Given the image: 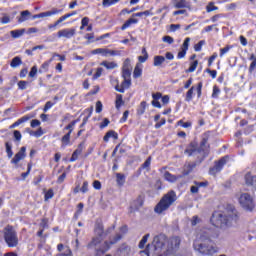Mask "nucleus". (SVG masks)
<instances>
[{
    "label": "nucleus",
    "mask_w": 256,
    "mask_h": 256,
    "mask_svg": "<svg viewBox=\"0 0 256 256\" xmlns=\"http://www.w3.org/2000/svg\"><path fill=\"white\" fill-rule=\"evenodd\" d=\"M30 133V135H33L34 137H37V138H39V137H43V135L45 134V132L43 131V128H38L36 131H34V132H29Z\"/></svg>",
    "instance_id": "49"
},
{
    "label": "nucleus",
    "mask_w": 256,
    "mask_h": 256,
    "mask_svg": "<svg viewBox=\"0 0 256 256\" xmlns=\"http://www.w3.org/2000/svg\"><path fill=\"white\" fill-rule=\"evenodd\" d=\"M27 85H29V82L25 81V80H20L18 82V88L21 90V91H25V89H27Z\"/></svg>",
    "instance_id": "55"
},
{
    "label": "nucleus",
    "mask_w": 256,
    "mask_h": 256,
    "mask_svg": "<svg viewBox=\"0 0 256 256\" xmlns=\"http://www.w3.org/2000/svg\"><path fill=\"white\" fill-rule=\"evenodd\" d=\"M31 169H33V161L28 162L27 171L21 174L22 179H27V176L31 173Z\"/></svg>",
    "instance_id": "42"
},
{
    "label": "nucleus",
    "mask_w": 256,
    "mask_h": 256,
    "mask_svg": "<svg viewBox=\"0 0 256 256\" xmlns=\"http://www.w3.org/2000/svg\"><path fill=\"white\" fill-rule=\"evenodd\" d=\"M61 143L64 145V147H67V145H70L71 143V134L66 133L62 138H61Z\"/></svg>",
    "instance_id": "39"
},
{
    "label": "nucleus",
    "mask_w": 256,
    "mask_h": 256,
    "mask_svg": "<svg viewBox=\"0 0 256 256\" xmlns=\"http://www.w3.org/2000/svg\"><path fill=\"white\" fill-rule=\"evenodd\" d=\"M121 0H103L102 5L103 7H111L112 5H117Z\"/></svg>",
    "instance_id": "45"
},
{
    "label": "nucleus",
    "mask_w": 256,
    "mask_h": 256,
    "mask_svg": "<svg viewBox=\"0 0 256 256\" xmlns=\"http://www.w3.org/2000/svg\"><path fill=\"white\" fill-rule=\"evenodd\" d=\"M122 70L131 71V59L126 58L123 62Z\"/></svg>",
    "instance_id": "50"
},
{
    "label": "nucleus",
    "mask_w": 256,
    "mask_h": 256,
    "mask_svg": "<svg viewBox=\"0 0 256 256\" xmlns=\"http://www.w3.org/2000/svg\"><path fill=\"white\" fill-rule=\"evenodd\" d=\"M3 239L7 245L11 249L17 247L19 245V236L17 235V230L11 224H8L4 227L3 231Z\"/></svg>",
    "instance_id": "7"
},
{
    "label": "nucleus",
    "mask_w": 256,
    "mask_h": 256,
    "mask_svg": "<svg viewBox=\"0 0 256 256\" xmlns=\"http://www.w3.org/2000/svg\"><path fill=\"white\" fill-rule=\"evenodd\" d=\"M53 105H55V103L48 101L46 102V104L44 105L43 111L44 113H47L49 111V109H51V107H53Z\"/></svg>",
    "instance_id": "64"
},
{
    "label": "nucleus",
    "mask_w": 256,
    "mask_h": 256,
    "mask_svg": "<svg viewBox=\"0 0 256 256\" xmlns=\"http://www.w3.org/2000/svg\"><path fill=\"white\" fill-rule=\"evenodd\" d=\"M199 65V60H194L190 63V67L186 70V73H193L197 66Z\"/></svg>",
    "instance_id": "44"
},
{
    "label": "nucleus",
    "mask_w": 256,
    "mask_h": 256,
    "mask_svg": "<svg viewBox=\"0 0 256 256\" xmlns=\"http://www.w3.org/2000/svg\"><path fill=\"white\" fill-rule=\"evenodd\" d=\"M239 203L246 211H253V209H255V202L248 193H243L240 195Z\"/></svg>",
    "instance_id": "9"
},
{
    "label": "nucleus",
    "mask_w": 256,
    "mask_h": 256,
    "mask_svg": "<svg viewBox=\"0 0 256 256\" xmlns=\"http://www.w3.org/2000/svg\"><path fill=\"white\" fill-rule=\"evenodd\" d=\"M111 231H115V225L110 228H107L105 231V226L103 225L102 220H96L94 225V234L91 241L87 244V249H95V256H103L109 249H111L112 245L119 243L121 239H123L122 234H116L109 241H104V239L111 233ZM104 241V242H103Z\"/></svg>",
    "instance_id": "1"
},
{
    "label": "nucleus",
    "mask_w": 256,
    "mask_h": 256,
    "mask_svg": "<svg viewBox=\"0 0 256 256\" xmlns=\"http://www.w3.org/2000/svg\"><path fill=\"white\" fill-rule=\"evenodd\" d=\"M100 65H102V67H105L108 70H113V69H117L118 65L116 62H109V61H102L100 63Z\"/></svg>",
    "instance_id": "27"
},
{
    "label": "nucleus",
    "mask_w": 256,
    "mask_h": 256,
    "mask_svg": "<svg viewBox=\"0 0 256 256\" xmlns=\"http://www.w3.org/2000/svg\"><path fill=\"white\" fill-rule=\"evenodd\" d=\"M53 197H55V192L53 188H50L44 194V201H49V199H53Z\"/></svg>",
    "instance_id": "41"
},
{
    "label": "nucleus",
    "mask_w": 256,
    "mask_h": 256,
    "mask_svg": "<svg viewBox=\"0 0 256 256\" xmlns=\"http://www.w3.org/2000/svg\"><path fill=\"white\" fill-rule=\"evenodd\" d=\"M231 49H233L232 45H226L224 48L220 49V57H223L224 55H226V53H229V51H231Z\"/></svg>",
    "instance_id": "51"
},
{
    "label": "nucleus",
    "mask_w": 256,
    "mask_h": 256,
    "mask_svg": "<svg viewBox=\"0 0 256 256\" xmlns=\"http://www.w3.org/2000/svg\"><path fill=\"white\" fill-rule=\"evenodd\" d=\"M75 123L76 122H70L68 125L64 127V131H68L67 133H70L71 135L75 129Z\"/></svg>",
    "instance_id": "52"
},
{
    "label": "nucleus",
    "mask_w": 256,
    "mask_h": 256,
    "mask_svg": "<svg viewBox=\"0 0 256 256\" xmlns=\"http://www.w3.org/2000/svg\"><path fill=\"white\" fill-rule=\"evenodd\" d=\"M249 61H252L249 68H248V71L249 73H253V71H255L256 69V56L255 54H251L250 57H249Z\"/></svg>",
    "instance_id": "32"
},
{
    "label": "nucleus",
    "mask_w": 256,
    "mask_h": 256,
    "mask_svg": "<svg viewBox=\"0 0 256 256\" xmlns=\"http://www.w3.org/2000/svg\"><path fill=\"white\" fill-rule=\"evenodd\" d=\"M177 192L170 190L164 194L159 202L154 207V213L157 215H165L166 211H169L173 205L177 202Z\"/></svg>",
    "instance_id": "5"
},
{
    "label": "nucleus",
    "mask_w": 256,
    "mask_h": 256,
    "mask_svg": "<svg viewBox=\"0 0 256 256\" xmlns=\"http://www.w3.org/2000/svg\"><path fill=\"white\" fill-rule=\"evenodd\" d=\"M76 33H77V30L75 28H65L58 31L57 37L59 38L64 37L65 39H71L75 37Z\"/></svg>",
    "instance_id": "13"
},
{
    "label": "nucleus",
    "mask_w": 256,
    "mask_h": 256,
    "mask_svg": "<svg viewBox=\"0 0 256 256\" xmlns=\"http://www.w3.org/2000/svg\"><path fill=\"white\" fill-rule=\"evenodd\" d=\"M114 139V141H117L119 139V134L115 132V130H109L103 137V141L105 143H109V139Z\"/></svg>",
    "instance_id": "18"
},
{
    "label": "nucleus",
    "mask_w": 256,
    "mask_h": 256,
    "mask_svg": "<svg viewBox=\"0 0 256 256\" xmlns=\"http://www.w3.org/2000/svg\"><path fill=\"white\" fill-rule=\"evenodd\" d=\"M5 147L8 159H11V157H13V146L11 145V143L6 142Z\"/></svg>",
    "instance_id": "43"
},
{
    "label": "nucleus",
    "mask_w": 256,
    "mask_h": 256,
    "mask_svg": "<svg viewBox=\"0 0 256 256\" xmlns=\"http://www.w3.org/2000/svg\"><path fill=\"white\" fill-rule=\"evenodd\" d=\"M147 241H149V234L143 236V238L138 244L139 249H144L145 245L147 244Z\"/></svg>",
    "instance_id": "46"
},
{
    "label": "nucleus",
    "mask_w": 256,
    "mask_h": 256,
    "mask_svg": "<svg viewBox=\"0 0 256 256\" xmlns=\"http://www.w3.org/2000/svg\"><path fill=\"white\" fill-rule=\"evenodd\" d=\"M197 93V98L201 99L203 95V82H199L197 86H191L190 89L186 92L185 101L186 103H191L193 101V93Z\"/></svg>",
    "instance_id": "10"
},
{
    "label": "nucleus",
    "mask_w": 256,
    "mask_h": 256,
    "mask_svg": "<svg viewBox=\"0 0 256 256\" xmlns=\"http://www.w3.org/2000/svg\"><path fill=\"white\" fill-rule=\"evenodd\" d=\"M147 110V102L146 101H142L140 103V105L138 106L136 113L137 115L141 116V115H145V111Z\"/></svg>",
    "instance_id": "30"
},
{
    "label": "nucleus",
    "mask_w": 256,
    "mask_h": 256,
    "mask_svg": "<svg viewBox=\"0 0 256 256\" xmlns=\"http://www.w3.org/2000/svg\"><path fill=\"white\" fill-rule=\"evenodd\" d=\"M13 135H14L15 141H21V139L23 137L21 135V131H19V130H14Z\"/></svg>",
    "instance_id": "63"
},
{
    "label": "nucleus",
    "mask_w": 256,
    "mask_h": 256,
    "mask_svg": "<svg viewBox=\"0 0 256 256\" xmlns=\"http://www.w3.org/2000/svg\"><path fill=\"white\" fill-rule=\"evenodd\" d=\"M219 10V7L215 6L214 2H209V4L206 6L207 13H211L213 11Z\"/></svg>",
    "instance_id": "48"
},
{
    "label": "nucleus",
    "mask_w": 256,
    "mask_h": 256,
    "mask_svg": "<svg viewBox=\"0 0 256 256\" xmlns=\"http://www.w3.org/2000/svg\"><path fill=\"white\" fill-rule=\"evenodd\" d=\"M239 221V212L235 207L228 206L224 211L213 212L210 222L217 229H227L233 227Z\"/></svg>",
    "instance_id": "4"
},
{
    "label": "nucleus",
    "mask_w": 256,
    "mask_h": 256,
    "mask_svg": "<svg viewBox=\"0 0 256 256\" xmlns=\"http://www.w3.org/2000/svg\"><path fill=\"white\" fill-rule=\"evenodd\" d=\"M191 41V38H186L182 44V50L188 51L189 50V42Z\"/></svg>",
    "instance_id": "62"
},
{
    "label": "nucleus",
    "mask_w": 256,
    "mask_h": 256,
    "mask_svg": "<svg viewBox=\"0 0 256 256\" xmlns=\"http://www.w3.org/2000/svg\"><path fill=\"white\" fill-rule=\"evenodd\" d=\"M63 13V9L52 8L50 11L42 12L33 16V19H41L43 17H51Z\"/></svg>",
    "instance_id": "14"
},
{
    "label": "nucleus",
    "mask_w": 256,
    "mask_h": 256,
    "mask_svg": "<svg viewBox=\"0 0 256 256\" xmlns=\"http://www.w3.org/2000/svg\"><path fill=\"white\" fill-rule=\"evenodd\" d=\"M177 126L183 127L184 129H189V127L193 126V123L191 122H184L183 120H179L176 123Z\"/></svg>",
    "instance_id": "47"
},
{
    "label": "nucleus",
    "mask_w": 256,
    "mask_h": 256,
    "mask_svg": "<svg viewBox=\"0 0 256 256\" xmlns=\"http://www.w3.org/2000/svg\"><path fill=\"white\" fill-rule=\"evenodd\" d=\"M85 149V142H81L77 149L72 153L71 158L69 159L70 163H74V161H77L79 159V155L83 153V150Z\"/></svg>",
    "instance_id": "15"
},
{
    "label": "nucleus",
    "mask_w": 256,
    "mask_h": 256,
    "mask_svg": "<svg viewBox=\"0 0 256 256\" xmlns=\"http://www.w3.org/2000/svg\"><path fill=\"white\" fill-rule=\"evenodd\" d=\"M163 63H165V56L156 55L153 58V66L154 67H162Z\"/></svg>",
    "instance_id": "23"
},
{
    "label": "nucleus",
    "mask_w": 256,
    "mask_h": 256,
    "mask_svg": "<svg viewBox=\"0 0 256 256\" xmlns=\"http://www.w3.org/2000/svg\"><path fill=\"white\" fill-rule=\"evenodd\" d=\"M218 55L217 52H214L213 55H211L208 58V67H211V65H213V61H215V59H217Z\"/></svg>",
    "instance_id": "59"
},
{
    "label": "nucleus",
    "mask_w": 256,
    "mask_h": 256,
    "mask_svg": "<svg viewBox=\"0 0 256 256\" xmlns=\"http://www.w3.org/2000/svg\"><path fill=\"white\" fill-rule=\"evenodd\" d=\"M200 143L197 140L191 141L185 148L184 154L187 157H193L196 153H198L199 163H203L206 157L211 155V144L209 141L211 139V131L204 132L200 137Z\"/></svg>",
    "instance_id": "3"
},
{
    "label": "nucleus",
    "mask_w": 256,
    "mask_h": 256,
    "mask_svg": "<svg viewBox=\"0 0 256 256\" xmlns=\"http://www.w3.org/2000/svg\"><path fill=\"white\" fill-rule=\"evenodd\" d=\"M175 9H189L191 4L187 0H179L174 4Z\"/></svg>",
    "instance_id": "22"
},
{
    "label": "nucleus",
    "mask_w": 256,
    "mask_h": 256,
    "mask_svg": "<svg viewBox=\"0 0 256 256\" xmlns=\"http://www.w3.org/2000/svg\"><path fill=\"white\" fill-rule=\"evenodd\" d=\"M31 17V12L29 10H24L20 13V17L18 19V23H23L27 21Z\"/></svg>",
    "instance_id": "29"
},
{
    "label": "nucleus",
    "mask_w": 256,
    "mask_h": 256,
    "mask_svg": "<svg viewBox=\"0 0 256 256\" xmlns=\"http://www.w3.org/2000/svg\"><path fill=\"white\" fill-rule=\"evenodd\" d=\"M130 87H131V80L124 79L121 82V85L117 84L115 86V91H117L118 93H125V90L129 89Z\"/></svg>",
    "instance_id": "17"
},
{
    "label": "nucleus",
    "mask_w": 256,
    "mask_h": 256,
    "mask_svg": "<svg viewBox=\"0 0 256 256\" xmlns=\"http://www.w3.org/2000/svg\"><path fill=\"white\" fill-rule=\"evenodd\" d=\"M152 245L154 246L155 251H163V249L167 247L166 251L160 256H169L173 253V246L171 245L169 247V238L163 233L158 234L153 238Z\"/></svg>",
    "instance_id": "6"
},
{
    "label": "nucleus",
    "mask_w": 256,
    "mask_h": 256,
    "mask_svg": "<svg viewBox=\"0 0 256 256\" xmlns=\"http://www.w3.org/2000/svg\"><path fill=\"white\" fill-rule=\"evenodd\" d=\"M137 23H139V19H137V18H129L121 26V31H125V29H129V27H131V25H137Z\"/></svg>",
    "instance_id": "21"
},
{
    "label": "nucleus",
    "mask_w": 256,
    "mask_h": 256,
    "mask_svg": "<svg viewBox=\"0 0 256 256\" xmlns=\"http://www.w3.org/2000/svg\"><path fill=\"white\" fill-rule=\"evenodd\" d=\"M27 157V147L22 146L20 150L14 155V157L11 159L10 163L12 165H19V162L23 161Z\"/></svg>",
    "instance_id": "12"
},
{
    "label": "nucleus",
    "mask_w": 256,
    "mask_h": 256,
    "mask_svg": "<svg viewBox=\"0 0 256 256\" xmlns=\"http://www.w3.org/2000/svg\"><path fill=\"white\" fill-rule=\"evenodd\" d=\"M143 15H144L145 17H149V15H151V11L146 10V11H143V12H137V13H134V14L132 15V17H143Z\"/></svg>",
    "instance_id": "53"
},
{
    "label": "nucleus",
    "mask_w": 256,
    "mask_h": 256,
    "mask_svg": "<svg viewBox=\"0 0 256 256\" xmlns=\"http://www.w3.org/2000/svg\"><path fill=\"white\" fill-rule=\"evenodd\" d=\"M245 183L246 185H256V176H253L251 172H248L245 175Z\"/></svg>",
    "instance_id": "26"
},
{
    "label": "nucleus",
    "mask_w": 256,
    "mask_h": 256,
    "mask_svg": "<svg viewBox=\"0 0 256 256\" xmlns=\"http://www.w3.org/2000/svg\"><path fill=\"white\" fill-rule=\"evenodd\" d=\"M181 177H183V176H181V175H173L169 171H166L164 173V179L166 181H168L169 183H175L178 179H181Z\"/></svg>",
    "instance_id": "20"
},
{
    "label": "nucleus",
    "mask_w": 256,
    "mask_h": 256,
    "mask_svg": "<svg viewBox=\"0 0 256 256\" xmlns=\"http://www.w3.org/2000/svg\"><path fill=\"white\" fill-rule=\"evenodd\" d=\"M228 161L229 156L227 155L221 157L219 160H215L214 165L211 166L208 170V175H211L212 177H217V175H219V173L223 171Z\"/></svg>",
    "instance_id": "8"
},
{
    "label": "nucleus",
    "mask_w": 256,
    "mask_h": 256,
    "mask_svg": "<svg viewBox=\"0 0 256 256\" xmlns=\"http://www.w3.org/2000/svg\"><path fill=\"white\" fill-rule=\"evenodd\" d=\"M29 119H33V116L31 115H25L21 118H19L16 122H14L12 125L9 126V129H15V127H19L21 123H26V121H29Z\"/></svg>",
    "instance_id": "19"
},
{
    "label": "nucleus",
    "mask_w": 256,
    "mask_h": 256,
    "mask_svg": "<svg viewBox=\"0 0 256 256\" xmlns=\"http://www.w3.org/2000/svg\"><path fill=\"white\" fill-rule=\"evenodd\" d=\"M51 63H53V58L45 61L39 69V73H47V71H49V65H51Z\"/></svg>",
    "instance_id": "28"
},
{
    "label": "nucleus",
    "mask_w": 256,
    "mask_h": 256,
    "mask_svg": "<svg viewBox=\"0 0 256 256\" xmlns=\"http://www.w3.org/2000/svg\"><path fill=\"white\" fill-rule=\"evenodd\" d=\"M225 18V14L220 13V14H216L214 16L211 17V21L212 23H217V21H219V19H223Z\"/></svg>",
    "instance_id": "58"
},
{
    "label": "nucleus",
    "mask_w": 256,
    "mask_h": 256,
    "mask_svg": "<svg viewBox=\"0 0 256 256\" xmlns=\"http://www.w3.org/2000/svg\"><path fill=\"white\" fill-rule=\"evenodd\" d=\"M122 79L131 81V70H122Z\"/></svg>",
    "instance_id": "57"
},
{
    "label": "nucleus",
    "mask_w": 256,
    "mask_h": 256,
    "mask_svg": "<svg viewBox=\"0 0 256 256\" xmlns=\"http://www.w3.org/2000/svg\"><path fill=\"white\" fill-rule=\"evenodd\" d=\"M201 163H203V162H199V157H196V160L194 162L188 163L186 165L188 173H191V171H193V169H195V167H197V165H201Z\"/></svg>",
    "instance_id": "31"
},
{
    "label": "nucleus",
    "mask_w": 256,
    "mask_h": 256,
    "mask_svg": "<svg viewBox=\"0 0 256 256\" xmlns=\"http://www.w3.org/2000/svg\"><path fill=\"white\" fill-rule=\"evenodd\" d=\"M73 15H77V11H73L61 16L54 24H50L48 28L55 29L57 25H59L60 23H63V21H66V19H69V17H73Z\"/></svg>",
    "instance_id": "16"
},
{
    "label": "nucleus",
    "mask_w": 256,
    "mask_h": 256,
    "mask_svg": "<svg viewBox=\"0 0 256 256\" xmlns=\"http://www.w3.org/2000/svg\"><path fill=\"white\" fill-rule=\"evenodd\" d=\"M153 157L149 156L145 162L141 165V169H146V171H151V161Z\"/></svg>",
    "instance_id": "38"
},
{
    "label": "nucleus",
    "mask_w": 256,
    "mask_h": 256,
    "mask_svg": "<svg viewBox=\"0 0 256 256\" xmlns=\"http://www.w3.org/2000/svg\"><path fill=\"white\" fill-rule=\"evenodd\" d=\"M92 55H101L102 57H119L121 56V51L111 50L109 48H96L92 50Z\"/></svg>",
    "instance_id": "11"
},
{
    "label": "nucleus",
    "mask_w": 256,
    "mask_h": 256,
    "mask_svg": "<svg viewBox=\"0 0 256 256\" xmlns=\"http://www.w3.org/2000/svg\"><path fill=\"white\" fill-rule=\"evenodd\" d=\"M219 95H221V89L219 88V86L214 85L211 95L212 99H219Z\"/></svg>",
    "instance_id": "40"
},
{
    "label": "nucleus",
    "mask_w": 256,
    "mask_h": 256,
    "mask_svg": "<svg viewBox=\"0 0 256 256\" xmlns=\"http://www.w3.org/2000/svg\"><path fill=\"white\" fill-rule=\"evenodd\" d=\"M142 75H143V68L140 67L139 64H137L133 71V78L139 79V77H141Z\"/></svg>",
    "instance_id": "37"
},
{
    "label": "nucleus",
    "mask_w": 256,
    "mask_h": 256,
    "mask_svg": "<svg viewBox=\"0 0 256 256\" xmlns=\"http://www.w3.org/2000/svg\"><path fill=\"white\" fill-rule=\"evenodd\" d=\"M205 45V40L199 41L197 44L194 45V51L199 52L201 49H203V46Z\"/></svg>",
    "instance_id": "56"
},
{
    "label": "nucleus",
    "mask_w": 256,
    "mask_h": 256,
    "mask_svg": "<svg viewBox=\"0 0 256 256\" xmlns=\"http://www.w3.org/2000/svg\"><path fill=\"white\" fill-rule=\"evenodd\" d=\"M219 235L221 233L215 228H203L193 243L194 250L201 255H211L215 252V248L210 243L217 241Z\"/></svg>",
    "instance_id": "2"
},
{
    "label": "nucleus",
    "mask_w": 256,
    "mask_h": 256,
    "mask_svg": "<svg viewBox=\"0 0 256 256\" xmlns=\"http://www.w3.org/2000/svg\"><path fill=\"white\" fill-rule=\"evenodd\" d=\"M135 209H141L145 203V196L139 195L137 199L133 201Z\"/></svg>",
    "instance_id": "24"
},
{
    "label": "nucleus",
    "mask_w": 256,
    "mask_h": 256,
    "mask_svg": "<svg viewBox=\"0 0 256 256\" xmlns=\"http://www.w3.org/2000/svg\"><path fill=\"white\" fill-rule=\"evenodd\" d=\"M116 183L118 187H123L125 185L126 177L123 173H116Z\"/></svg>",
    "instance_id": "25"
},
{
    "label": "nucleus",
    "mask_w": 256,
    "mask_h": 256,
    "mask_svg": "<svg viewBox=\"0 0 256 256\" xmlns=\"http://www.w3.org/2000/svg\"><path fill=\"white\" fill-rule=\"evenodd\" d=\"M25 33V29H17V30H12L10 32L11 37H13V39H19V37H22Z\"/></svg>",
    "instance_id": "34"
},
{
    "label": "nucleus",
    "mask_w": 256,
    "mask_h": 256,
    "mask_svg": "<svg viewBox=\"0 0 256 256\" xmlns=\"http://www.w3.org/2000/svg\"><path fill=\"white\" fill-rule=\"evenodd\" d=\"M125 105V101H123V95L117 94L116 95V100H115V107L116 109H121Z\"/></svg>",
    "instance_id": "35"
},
{
    "label": "nucleus",
    "mask_w": 256,
    "mask_h": 256,
    "mask_svg": "<svg viewBox=\"0 0 256 256\" xmlns=\"http://www.w3.org/2000/svg\"><path fill=\"white\" fill-rule=\"evenodd\" d=\"M142 55L138 56L139 63H146V61L149 59V53L147 52V48H142Z\"/></svg>",
    "instance_id": "33"
},
{
    "label": "nucleus",
    "mask_w": 256,
    "mask_h": 256,
    "mask_svg": "<svg viewBox=\"0 0 256 256\" xmlns=\"http://www.w3.org/2000/svg\"><path fill=\"white\" fill-rule=\"evenodd\" d=\"M80 191L81 193H87L89 191V182L84 181Z\"/></svg>",
    "instance_id": "60"
},
{
    "label": "nucleus",
    "mask_w": 256,
    "mask_h": 256,
    "mask_svg": "<svg viewBox=\"0 0 256 256\" xmlns=\"http://www.w3.org/2000/svg\"><path fill=\"white\" fill-rule=\"evenodd\" d=\"M29 77L33 79V77H37V65L33 66L29 72Z\"/></svg>",
    "instance_id": "61"
},
{
    "label": "nucleus",
    "mask_w": 256,
    "mask_h": 256,
    "mask_svg": "<svg viewBox=\"0 0 256 256\" xmlns=\"http://www.w3.org/2000/svg\"><path fill=\"white\" fill-rule=\"evenodd\" d=\"M23 60H21V57L16 56L12 59L11 63H10V67H12V69H15L17 67H19V65H22Z\"/></svg>",
    "instance_id": "36"
},
{
    "label": "nucleus",
    "mask_w": 256,
    "mask_h": 256,
    "mask_svg": "<svg viewBox=\"0 0 256 256\" xmlns=\"http://www.w3.org/2000/svg\"><path fill=\"white\" fill-rule=\"evenodd\" d=\"M101 75H103V68L98 67V68L96 69L95 74H94L93 77H92L93 81L99 79V77H101Z\"/></svg>",
    "instance_id": "54"
}]
</instances>
